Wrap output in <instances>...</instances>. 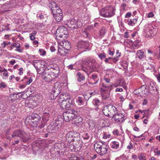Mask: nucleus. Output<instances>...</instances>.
<instances>
[{
	"label": "nucleus",
	"mask_w": 160,
	"mask_h": 160,
	"mask_svg": "<svg viewBox=\"0 0 160 160\" xmlns=\"http://www.w3.org/2000/svg\"><path fill=\"white\" fill-rule=\"evenodd\" d=\"M85 64L87 67L82 66V69L88 75L94 70L98 68L100 66L99 64L94 59H87Z\"/></svg>",
	"instance_id": "nucleus-1"
},
{
	"label": "nucleus",
	"mask_w": 160,
	"mask_h": 160,
	"mask_svg": "<svg viewBox=\"0 0 160 160\" xmlns=\"http://www.w3.org/2000/svg\"><path fill=\"white\" fill-rule=\"evenodd\" d=\"M12 138L18 137L20 138V140L23 142L28 141L31 139V136L28 133H27L22 130H18L13 132L12 135Z\"/></svg>",
	"instance_id": "nucleus-2"
},
{
	"label": "nucleus",
	"mask_w": 160,
	"mask_h": 160,
	"mask_svg": "<svg viewBox=\"0 0 160 160\" xmlns=\"http://www.w3.org/2000/svg\"><path fill=\"white\" fill-rule=\"evenodd\" d=\"M64 95L62 94L57 98V101L59 103L61 108L63 109H68L71 105L72 100L70 97H68L65 99L63 97Z\"/></svg>",
	"instance_id": "nucleus-3"
},
{
	"label": "nucleus",
	"mask_w": 160,
	"mask_h": 160,
	"mask_svg": "<svg viewBox=\"0 0 160 160\" xmlns=\"http://www.w3.org/2000/svg\"><path fill=\"white\" fill-rule=\"evenodd\" d=\"M115 8L111 6H107L102 8L100 11V14L102 17L105 18H109L113 16L115 14Z\"/></svg>",
	"instance_id": "nucleus-4"
},
{
	"label": "nucleus",
	"mask_w": 160,
	"mask_h": 160,
	"mask_svg": "<svg viewBox=\"0 0 160 160\" xmlns=\"http://www.w3.org/2000/svg\"><path fill=\"white\" fill-rule=\"evenodd\" d=\"M38 73L42 75V78L46 82H49L54 79L49 68H47L45 69L44 68H42L40 71H38Z\"/></svg>",
	"instance_id": "nucleus-5"
},
{
	"label": "nucleus",
	"mask_w": 160,
	"mask_h": 160,
	"mask_svg": "<svg viewBox=\"0 0 160 160\" xmlns=\"http://www.w3.org/2000/svg\"><path fill=\"white\" fill-rule=\"evenodd\" d=\"M66 25L71 29H77L81 27L82 23L79 19L76 20L74 18L70 19L65 22Z\"/></svg>",
	"instance_id": "nucleus-6"
},
{
	"label": "nucleus",
	"mask_w": 160,
	"mask_h": 160,
	"mask_svg": "<svg viewBox=\"0 0 160 160\" xmlns=\"http://www.w3.org/2000/svg\"><path fill=\"white\" fill-rule=\"evenodd\" d=\"M78 111L76 109H72L70 111H67L63 114V117L65 121L68 122L74 118L75 115L78 113Z\"/></svg>",
	"instance_id": "nucleus-7"
},
{
	"label": "nucleus",
	"mask_w": 160,
	"mask_h": 160,
	"mask_svg": "<svg viewBox=\"0 0 160 160\" xmlns=\"http://www.w3.org/2000/svg\"><path fill=\"white\" fill-rule=\"evenodd\" d=\"M112 88H109V86L103 83L100 89V92L102 98L105 99L108 98L110 96V92Z\"/></svg>",
	"instance_id": "nucleus-8"
},
{
	"label": "nucleus",
	"mask_w": 160,
	"mask_h": 160,
	"mask_svg": "<svg viewBox=\"0 0 160 160\" xmlns=\"http://www.w3.org/2000/svg\"><path fill=\"white\" fill-rule=\"evenodd\" d=\"M56 38L58 39L59 38H62L64 35L68 34V32L67 29L64 27L61 26L58 28L56 31Z\"/></svg>",
	"instance_id": "nucleus-9"
},
{
	"label": "nucleus",
	"mask_w": 160,
	"mask_h": 160,
	"mask_svg": "<svg viewBox=\"0 0 160 160\" xmlns=\"http://www.w3.org/2000/svg\"><path fill=\"white\" fill-rule=\"evenodd\" d=\"M79 134L77 132L74 130L68 132L66 135V139L68 142H72L73 141V138L77 137Z\"/></svg>",
	"instance_id": "nucleus-10"
},
{
	"label": "nucleus",
	"mask_w": 160,
	"mask_h": 160,
	"mask_svg": "<svg viewBox=\"0 0 160 160\" xmlns=\"http://www.w3.org/2000/svg\"><path fill=\"white\" fill-rule=\"evenodd\" d=\"M149 90L150 93L153 95L157 94L158 92V89L157 85L156 82L153 81H151L148 85Z\"/></svg>",
	"instance_id": "nucleus-11"
},
{
	"label": "nucleus",
	"mask_w": 160,
	"mask_h": 160,
	"mask_svg": "<svg viewBox=\"0 0 160 160\" xmlns=\"http://www.w3.org/2000/svg\"><path fill=\"white\" fill-rule=\"evenodd\" d=\"M90 46V44L88 42L85 41H79L77 44V47L78 49L83 48L88 49Z\"/></svg>",
	"instance_id": "nucleus-12"
},
{
	"label": "nucleus",
	"mask_w": 160,
	"mask_h": 160,
	"mask_svg": "<svg viewBox=\"0 0 160 160\" xmlns=\"http://www.w3.org/2000/svg\"><path fill=\"white\" fill-rule=\"evenodd\" d=\"M62 90L61 85L59 82H58L55 83L52 89V91L56 94L58 95Z\"/></svg>",
	"instance_id": "nucleus-13"
},
{
	"label": "nucleus",
	"mask_w": 160,
	"mask_h": 160,
	"mask_svg": "<svg viewBox=\"0 0 160 160\" xmlns=\"http://www.w3.org/2000/svg\"><path fill=\"white\" fill-rule=\"evenodd\" d=\"M124 116L122 114L117 112L113 117L116 122H121L124 120Z\"/></svg>",
	"instance_id": "nucleus-14"
},
{
	"label": "nucleus",
	"mask_w": 160,
	"mask_h": 160,
	"mask_svg": "<svg viewBox=\"0 0 160 160\" xmlns=\"http://www.w3.org/2000/svg\"><path fill=\"white\" fill-rule=\"evenodd\" d=\"M33 65L35 68L37 69V73L38 71H40V69H41L42 68H43V67H41V64H43L44 65H45L44 64V61H42L39 60H35L33 62Z\"/></svg>",
	"instance_id": "nucleus-15"
},
{
	"label": "nucleus",
	"mask_w": 160,
	"mask_h": 160,
	"mask_svg": "<svg viewBox=\"0 0 160 160\" xmlns=\"http://www.w3.org/2000/svg\"><path fill=\"white\" fill-rule=\"evenodd\" d=\"M58 52L62 56H66L68 53V51L62 47L61 46L59 45L58 43Z\"/></svg>",
	"instance_id": "nucleus-16"
},
{
	"label": "nucleus",
	"mask_w": 160,
	"mask_h": 160,
	"mask_svg": "<svg viewBox=\"0 0 160 160\" xmlns=\"http://www.w3.org/2000/svg\"><path fill=\"white\" fill-rule=\"evenodd\" d=\"M51 114V112L49 109H47L45 110L42 117V119L44 122H47L49 119Z\"/></svg>",
	"instance_id": "nucleus-17"
},
{
	"label": "nucleus",
	"mask_w": 160,
	"mask_h": 160,
	"mask_svg": "<svg viewBox=\"0 0 160 160\" xmlns=\"http://www.w3.org/2000/svg\"><path fill=\"white\" fill-rule=\"evenodd\" d=\"M52 74V76L54 78H56L58 76V73L59 72L58 67H56L55 68H49Z\"/></svg>",
	"instance_id": "nucleus-18"
},
{
	"label": "nucleus",
	"mask_w": 160,
	"mask_h": 160,
	"mask_svg": "<svg viewBox=\"0 0 160 160\" xmlns=\"http://www.w3.org/2000/svg\"><path fill=\"white\" fill-rule=\"evenodd\" d=\"M59 45L60 46H61L62 47L67 50L68 51L71 48L70 43L67 41H62L60 43Z\"/></svg>",
	"instance_id": "nucleus-19"
},
{
	"label": "nucleus",
	"mask_w": 160,
	"mask_h": 160,
	"mask_svg": "<svg viewBox=\"0 0 160 160\" xmlns=\"http://www.w3.org/2000/svg\"><path fill=\"white\" fill-rule=\"evenodd\" d=\"M90 79L92 81H93L94 82H89L90 84H95L97 83L99 81V78L98 77L97 75L96 74H92L91 76L90 77Z\"/></svg>",
	"instance_id": "nucleus-20"
},
{
	"label": "nucleus",
	"mask_w": 160,
	"mask_h": 160,
	"mask_svg": "<svg viewBox=\"0 0 160 160\" xmlns=\"http://www.w3.org/2000/svg\"><path fill=\"white\" fill-rule=\"evenodd\" d=\"M105 144L101 142H96L94 144V149L97 153L100 150L101 147H102L103 145Z\"/></svg>",
	"instance_id": "nucleus-21"
},
{
	"label": "nucleus",
	"mask_w": 160,
	"mask_h": 160,
	"mask_svg": "<svg viewBox=\"0 0 160 160\" xmlns=\"http://www.w3.org/2000/svg\"><path fill=\"white\" fill-rule=\"evenodd\" d=\"M62 118H57L56 119L55 121L53 124L54 126L56 128L58 129L61 127L62 125Z\"/></svg>",
	"instance_id": "nucleus-22"
},
{
	"label": "nucleus",
	"mask_w": 160,
	"mask_h": 160,
	"mask_svg": "<svg viewBox=\"0 0 160 160\" xmlns=\"http://www.w3.org/2000/svg\"><path fill=\"white\" fill-rule=\"evenodd\" d=\"M103 114L108 117H111L110 111H109V106H104L103 107L102 110Z\"/></svg>",
	"instance_id": "nucleus-23"
},
{
	"label": "nucleus",
	"mask_w": 160,
	"mask_h": 160,
	"mask_svg": "<svg viewBox=\"0 0 160 160\" xmlns=\"http://www.w3.org/2000/svg\"><path fill=\"white\" fill-rule=\"evenodd\" d=\"M102 147H101L100 150L97 152L100 155H103L106 154L107 152V146L106 145H103Z\"/></svg>",
	"instance_id": "nucleus-24"
},
{
	"label": "nucleus",
	"mask_w": 160,
	"mask_h": 160,
	"mask_svg": "<svg viewBox=\"0 0 160 160\" xmlns=\"http://www.w3.org/2000/svg\"><path fill=\"white\" fill-rule=\"evenodd\" d=\"M126 23L129 26H133L137 21V19L133 18L132 20L130 18H128L125 20Z\"/></svg>",
	"instance_id": "nucleus-25"
},
{
	"label": "nucleus",
	"mask_w": 160,
	"mask_h": 160,
	"mask_svg": "<svg viewBox=\"0 0 160 160\" xmlns=\"http://www.w3.org/2000/svg\"><path fill=\"white\" fill-rule=\"evenodd\" d=\"M109 106L111 117L112 116H113V117L114 115L116 114V113L118 112L117 109V108L113 106L112 105Z\"/></svg>",
	"instance_id": "nucleus-26"
},
{
	"label": "nucleus",
	"mask_w": 160,
	"mask_h": 160,
	"mask_svg": "<svg viewBox=\"0 0 160 160\" xmlns=\"http://www.w3.org/2000/svg\"><path fill=\"white\" fill-rule=\"evenodd\" d=\"M111 148L114 149H118L119 147V143L118 141H114L111 142Z\"/></svg>",
	"instance_id": "nucleus-27"
},
{
	"label": "nucleus",
	"mask_w": 160,
	"mask_h": 160,
	"mask_svg": "<svg viewBox=\"0 0 160 160\" xmlns=\"http://www.w3.org/2000/svg\"><path fill=\"white\" fill-rule=\"evenodd\" d=\"M79 146V145H76L74 142H72L69 145V148L72 151H74L78 150L77 148H78V146Z\"/></svg>",
	"instance_id": "nucleus-28"
},
{
	"label": "nucleus",
	"mask_w": 160,
	"mask_h": 160,
	"mask_svg": "<svg viewBox=\"0 0 160 160\" xmlns=\"http://www.w3.org/2000/svg\"><path fill=\"white\" fill-rule=\"evenodd\" d=\"M138 90L141 91V94L143 95L146 94L148 92V90L146 88V86H143L141 88L138 89ZM140 92L139 93H140Z\"/></svg>",
	"instance_id": "nucleus-29"
},
{
	"label": "nucleus",
	"mask_w": 160,
	"mask_h": 160,
	"mask_svg": "<svg viewBox=\"0 0 160 160\" xmlns=\"http://www.w3.org/2000/svg\"><path fill=\"white\" fill-rule=\"evenodd\" d=\"M74 119L75 123L77 124L81 123L83 121L82 118L79 116H77L76 117L75 116Z\"/></svg>",
	"instance_id": "nucleus-30"
},
{
	"label": "nucleus",
	"mask_w": 160,
	"mask_h": 160,
	"mask_svg": "<svg viewBox=\"0 0 160 160\" xmlns=\"http://www.w3.org/2000/svg\"><path fill=\"white\" fill-rule=\"evenodd\" d=\"M49 7L51 8L52 11L54 10V8H58L57 7H59L57 4L54 1H51L50 2Z\"/></svg>",
	"instance_id": "nucleus-31"
},
{
	"label": "nucleus",
	"mask_w": 160,
	"mask_h": 160,
	"mask_svg": "<svg viewBox=\"0 0 160 160\" xmlns=\"http://www.w3.org/2000/svg\"><path fill=\"white\" fill-rule=\"evenodd\" d=\"M62 13L53 15V16L58 22H59L62 18Z\"/></svg>",
	"instance_id": "nucleus-32"
},
{
	"label": "nucleus",
	"mask_w": 160,
	"mask_h": 160,
	"mask_svg": "<svg viewBox=\"0 0 160 160\" xmlns=\"http://www.w3.org/2000/svg\"><path fill=\"white\" fill-rule=\"evenodd\" d=\"M137 55L139 58L142 59L144 58V53L142 50H138L137 52Z\"/></svg>",
	"instance_id": "nucleus-33"
},
{
	"label": "nucleus",
	"mask_w": 160,
	"mask_h": 160,
	"mask_svg": "<svg viewBox=\"0 0 160 160\" xmlns=\"http://www.w3.org/2000/svg\"><path fill=\"white\" fill-rule=\"evenodd\" d=\"M48 129L49 130V132H52V131H54L56 132L58 130V129L54 126V125H53L51 124L49 125L48 127Z\"/></svg>",
	"instance_id": "nucleus-34"
},
{
	"label": "nucleus",
	"mask_w": 160,
	"mask_h": 160,
	"mask_svg": "<svg viewBox=\"0 0 160 160\" xmlns=\"http://www.w3.org/2000/svg\"><path fill=\"white\" fill-rule=\"evenodd\" d=\"M29 104V107L32 108H34L37 106L36 102L33 100H30Z\"/></svg>",
	"instance_id": "nucleus-35"
},
{
	"label": "nucleus",
	"mask_w": 160,
	"mask_h": 160,
	"mask_svg": "<svg viewBox=\"0 0 160 160\" xmlns=\"http://www.w3.org/2000/svg\"><path fill=\"white\" fill-rule=\"evenodd\" d=\"M77 75L78 77V82H80L82 81H83L85 79L84 76L80 72L77 73Z\"/></svg>",
	"instance_id": "nucleus-36"
},
{
	"label": "nucleus",
	"mask_w": 160,
	"mask_h": 160,
	"mask_svg": "<svg viewBox=\"0 0 160 160\" xmlns=\"http://www.w3.org/2000/svg\"><path fill=\"white\" fill-rule=\"evenodd\" d=\"M90 133L87 132H83L82 133V136L84 139L88 140L90 137Z\"/></svg>",
	"instance_id": "nucleus-37"
},
{
	"label": "nucleus",
	"mask_w": 160,
	"mask_h": 160,
	"mask_svg": "<svg viewBox=\"0 0 160 160\" xmlns=\"http://www.w3.org/2000/svg\"><path fill=\"white\" fill-rule=\"evenodd\" d=\"M106 30L104 27H102L99 31V35L101 38L103 37L104 35L106 33Z\"/></svg>",
	"instance_id": "nucleus-38"
},
{
	"label": "nucleus",
	"mask_w": 160,
	"mask_h": 160,
	"mask_svg": "<svg viewBox=\"0 0 160 160\" xmlns=\"http://www.w3.org/2000/svg\"><path fill=\"white\" fill-rule=\"evenodd\" d=\"M58 9H56V11L55 10L52 11L53 15H55L56 14H60L62 13V11L60 9L59 7H57Z\"/></svg>",
	"instance_id": "nucleus-39"
},
{
	"label": "nucleus",
	"mask_w": 160,
	"mask_h": 160,
	"mask_svg": "<svg viewBox=\"0 0 160 160\" xmlns=\"http://www.w3.org/2000/svg\"><path fill=\"white\" fill-rule=\"evenodd\" d=\"M92 102L93 104L96 106H98L100 103L99 100L98 99L96 98L93 99Z\"/></svg>",
	"instance_id": "nucleus-40"
},
{
	"label": "nucleus",
	"mask_w": 160,
	"mask_h": 160,
	"mask_svg": "<svg viewBox=\"0 0 160 160\" xmlns=\"http://www.w3.org/2000/svg\"><path fill=\"white\" fill-rule=\"evenodd\" d=\"M58 95L56 94V93H54L52 91L51 93L49 95V98L51 100L54 99Z\"/></svg>",
	"instance_id": "nucleus-41"
},
{
	"label": "nucleus",
	"mask_w": 160,
	"mask_h": 160,
	"mask_svg": "<svg viewBox=\"0 0 160 160\" xmlns=\"http://www.w3.org/2000/svg\"><path fill=\"white\" fill-rule=\"evenodd\" d=\"M145 158L146 156L145 154L143 153H140L138 156V158L140 160H146L145 159Z\"/></svg>",
	"instance_id": "nucleus-42"
},
{
	"label": "nucleus",
	"mask_w": 160,
	"mask_h": 160,
	"mask_svg": "<svg viewBox=\"0 0 160 160\" xmlns=\"http://www.w3.org/2000/svg\"><path fill=\"white\" fill-rule=\"evenodd\" d=\"M120 81H119V83H116L113 84L112 83H111L109 85H108V86H109V88H112L113 87H114L115 88H116L118 87V86H120Z\"/></svg>",
	"instance_id": "nucleus-43"
},
{
	"label": "nucleus",
	"mask_w": 160,
	"mask_h": 160,
	"mask_svg": "<svg viewBox=\"0 0 160 160\" xmlns=\"http://www.w3.org/2000/svg\"><path fill=\"white\" fill-rule=\"evenodd\" d=\"M82 98L79 97L77 99V102L79 105H81L83 103Z\"/></svg>",
	"instance_id": "nucleus-44"
},
{
	"label": "nucleus",
	"mask_w": 160,
	"mask_h": 160,
	"mask_svg": "<svg viewBox=\"0 0 160 160\" xmlns=\"http://www.w3.org/2000/svg\"><path fill=\"white\" fill-rule=\"evenodd\" d=\"M110 137V134L106 132H104L102 135V138L104 139L109 138Z\"/></svg>",
	"instance_id": "nucleus-45"
},
{
	"label": "nucleus",
	"mask_w": 160,
	"mask_h": 160,
	"mask_svg": "<svg viewBox=\"0 0 160 160\" xmlns=\"http://www.w3.org/2000/svg\"><path fill=\"white\" fill-rule=\"evenodd\" d=\"M149 110L148 109L144 110V115L145 117H147L148 118H149L150 115L149 114Z\"/></svg>",
	"instance_id": "nucleus-46"
},
{
	"label": "nucleus",
	"mask_w": 160,
	"mask_h": 160,
	"mask_svg": "<svg viewBox=\"0 0 160 160\" xmlns=\"http://www.w3.org/2000/svg\"><path fill=\"white\" fill-rule=\"evenodd\" d=\"M140 41L138 40H137L133 42V45L135 47H138L140 46Z\"/></svg>",
	"instance_id": "nucleus-47"
},
{
	"label": "nucleus",
	"mask_w": 160,
	"mask_h": 160,
	"mask_svg": "<svg viewBox=\"0 0 160 160\" xmlns=\"http://www.w3.org/2000/svg\"><path fill=\"white\" fill-rule=\"evenodd\" d=\"M94 94V92H91L90 93H87V94H85V96L84 95L85 97V98L86 99H88L90 98L92 95Z\"/></svg>",
	"instance_id": "nucleus-48"
},
{
	"label": "nucleus",
	"mask_w": 160,
	"mask_h": 160,
	"mask_svg": "<svg viewBox=\"0 0 160 160\" xmlns=\"http://www.w3.org/2000/svg\"><path fill=\"white\" fill-rule=\"evenodd\" d=\"M148 65L147 67V68L148 70H150L151 71H153L154 69V66L152 64H148Z\"/></svg>",
	"instance_id": "nucleus-49"
},
{
	"label": "nucleus",
	"mask_w": 160,
	"mask_h": 160,
	"mask_svg": "<svg viewBox=\"0 0 160 160\" xmlns=\"http://www.w3.org/2000/svg\"><path fill=\"white\" fill-rule=\"evenodd\" d=\"M98 56L101 60H102L105 58L106 57V56L104 53H101L98 54Z\"/></svg>",
	"instance_id": "nucleus-50"
},
{
	"label": "nucleus",
	"mask_w": 160,
	"mask_h": 160,
	"mask_svg": "<svg viewBox=\"0 0 160 160\" xmlns=\"http://www.w3.org/2000/svg\"><path fill=\"white\" fill-rule=\"evenodd\" d=\"M17 94H14L11 95V97L12 98V100L13 101H15L18 98H17Z\"/></svg>",
	"instance_id": "nucleus-51"
},
{
	"label": "nucleus",
	"mask_w": 160,
	"mask_h": 160,
	"mask_svg": "<svg viewBox=\"0 0 160 160\" xmlns=\"http://www.w3.org/2000/svg\"><path fill=\"white\" fill-rule=\"evenodd\" d=\"M111 58H106L104 60V61L106 63H109L110 64H112V62L111 61Z\"/></svg>",
	"instance_id": "nucleus-52"
},
{
	"label": "nucleus",
	"mask_w": 160,
	"mask_h": 160,
	"mask_svg": "<svg viewBox=\"0 0 160 160\" xmlns=\"http://www.w3.org/2000/svg\"><path fill=\"white\" fill-rule=\"evenodd\" d=\"M11 46L16 47L17 48L20 47V44L18 43H13L11 44Z\"/></svg>",
	"instance_id": "nucleus-53"
},
{
	"label": "nucleus",
	"mask_w": 160,
	"mask_h": 160,
	"mask_svg": "<svg viewBox=\"0 0 160 160\" xmlns=\"http://www.w3.org/2000/svg\"><path fill=\"white\" fill-rule=\"evenodd\" d=\"M56 46V45H55L54 46H52L50 47V50L52 52H55L56 50V48H58Z\"/></svg>",
	"instance_id": "nucleus-54"
},
{
	"label": "nucleus",
	"mask_w": 160,
	"mask_h": 160,
	"mask_svg": "<svg viewBox=\"0 0 160 160\" xmlns=\"http://www.w3.org/2000/svg\"><path fill=\"white\" fill-rule=\"evenodd\" d=\"M26 79H28V80L26 82V84L27 85H29V84L31 83L32 82V78L30 77L29 78H27Z\"/></svg>",
	"instance_id": "nucleus-55"
},
{
	"label": "nucleus",
	"mask_w": 160,
	"mask_h": 160,
	"mask_svg": "<svg viewBox=\"0 0 160 160\" xmlns=\"http://www.w3.org/2000/svg\"><path fill=\"white\" fill-rule=\"evenodd\" d=\"M33 44L34 47H37L38 46V42L37 40H34L33 41Z\"/></svg>",
	"instance_id": "nucleus-56"
},
{
	"label": "nucleus",
	"mask_w": 160,
	"mask_h": 160,
	"mask_svg": "<svg viewBox=\"0 0 160 160\" xmlns=\"http://www.w3.org/2000/svg\"><path fill=\"white\" fill-rule=\"evenodd\" d=\"M2 70H3L2 71V72H4L3 73V76L5 77L7 76H8V72L7 71V70L5 68L3 69Z\"/></svg>",
	"instance_id": "nucleus-57"
},
{
	"label": "nucleus",
	"mask_w": 160,
	"mask_h": 160,
	"mask_svg": "<svg viewBox=\"0 0 160 160\" xmlns=\"http://www.w3.org/2000/svg\"><path fill=\"white\" fill-rule=\"evenodd\" d=\"M6 87V84L3 82H1L0 84V88H5Z\"/></svg>",
	"instance_id": "nucleus-58"
},
{
	"label": "nucleus",
	"mask_w": 160,
	"mask_h": 160,
	"mask_svg": "<svg viewBox=\"0 0 160 160\" xmlns=\"http://www.w3.org/2000/svg\"><path fill=\"white\" fill-rule=\"evenodd\" d=\"M23 48H21L20 47H19V48H18L15 49V51H16L20 53L22 52L23 51Z\"/></svg>",
	"instance_id": "nucleus-59"
},
{
	"label": "nucleus",
	"mask_w": 160,
	"mask_h": 160,
	"mask_svg": "<svg viewBox=\"0 0 160 160\" xmlns=\"http://www.w3.org/2000/svg\"><path fill=\"white\" fill-rule=\"evenodd\" d=\"M147 30H148V32L150 33L151 36H152L154 35V34L153 33V31L151 28H148L147 29Z\"/></svg>",
	"instance_id": "nucleus-60"
},
{
	"label": "nucleus",
	"mask_w": 160,
	"mask_h": 160,
	"mask_svg": "<svg viewBox=\"0 0 160 160\" xmlns=\"http://www.w3.org/2000/svg\"><path fill=\"white\" fill-rule=\"evenodd\" d=\"M113 133L115 135H118L119 134V132L118 129H116L113 131Z\"/></svg>",
	"instance_id": "nucleus-61"
},
{
	"label": "nucleus",
	"mask_w": 160,
	"mask_h": 160,
	"mask_svg": "<svg viewBox=\"0 0 160 160\" xmlns=\"http://www.w3.org/2000/svg\"><path fill=\"white\" fill-rule=\"evenodd\" d=\"M39 51L41 55H44L46 53V52L42 49H40Z\"/></svg>",
	"instance_id": "nucleus-62"
},
{
	"label": "nucleus",
	"mask_w": 160,
	"mask_h": 160,
	"mask_svg": "<svg viewBox=\"0 0 160 160\" xmlns=\"http://www.w3.org/2000/svg\"><path fill=\"white\" fill-rule=\"evenodd\" d=\"M154 16V14L152 12H150L148 14L147 17L148 18H152Z\"/></svg>",
	"instance_id": "nucleus-63"
},
{
	"label": "nucleus",
	"mask_w": 160,
	"mask_h": 160,
	"mask_svg": "<svg viewBox=\"0 0 160 160\" xmlns=\"http://www.w3.org/2000/svg\"><path fill=\"white\" fill-rule=\"evenodd\" d=\"M156 77L158 81L159 82H160V74L158 73L156 75Z\"/></svg>",
	"instance_id": "nucleus-64"
}]
</instances>
